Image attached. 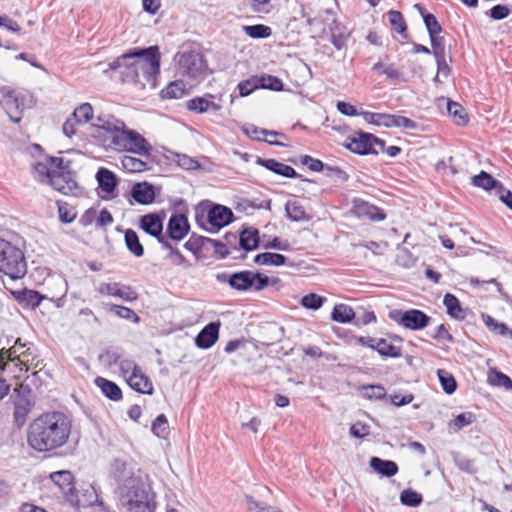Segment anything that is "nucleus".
Wrapping results in <instances>:
<instances>
[{
  "label": "nucleus",
  "mask_w": 512,
  "mask_h": 512,
  "mask_svg": "<svg viewBox=\"0 0 512 512\" xmlns=\"http://www.w3.org/2000/svg\"><path fill=\"white\" fill-rule=\"evenodd\" d=\"M90 128L91 136L106 150L128 152L141 157L123 156L121 166L125 171L141 173L149 169L147 159L151 155V144L140 133L129 129L122 120L112 115H102L97 117Z\"/></svg>",
  "instance_id": "nucleus-1"
},
{
  "label": "nucleus",
  "mask_w": 512,
  "mask_h": 512,
  "mask_svg": "<svg viewBox=\"0 0 512 512\" xmlns=\"http://www.w3.org/2000/svg\"><path fill=\"white\" fill-rule=\"evenodd\" d=\"M70 433L71 423L63 413H44L29 425L27 441L34 450L47 452L65 445Z\"/></svg>",
  "instance_id": "nucleus-2"
},
{
  "label": "nucleus",
  "mask_w": 512,
  "mask_h": 512,
  "mask_svg": "<svg viewBox=\"0 0 512 512\" xmlns=\"http://www.w3.org/2000/svg\"><path fill=\"white\" fill-rule=\"evenodd\" d=\"M34 177L64 195H73L78 189L69 165L64 163L62 157H50L38 162L34 166Z\"/></svg>",
  "instance_id": "nucleus-3"
},
{
  "label": "nucleus",
  "mask_w": 512,
  "mask_h": 512,
  "mask_svg": "<svg viewBox=\"0 0 512 512\" xmlns=\"http://www.w3.org/2000/svg\"><path fill=\"white\" fill-rule=\"evenodd\" d=\"M121 504L128 512H154L155 495L146 478L131 476L119 486Z\"/></svg>",
  "instance_id": "nucleus-4"
},
{
  "label": "nucleus",
  "mask_w": 512,
  "mask_h": 512,
  "mask_svg": "<svg viewBox=\"0 0 512 512\" xmlns=\"http://www.w3.org/2000/svg\"><path fill=\"white\" fill-rule=\"evenodd\" d=\"M116 64L117 67H125L131 70V73L136 77L142 74L147 81H152L160 68L158 47L152 46L126 53L117 59Z\"/></svg>",
  "instance_id": "nucleus-5"
},
{
  "label": "nucleus",
  "mask_w": 512,
  "mask_h": 512,
  "mask_svg": "<svg viewBox=\"0 0 512 512\" xmlns=\"http://www.w3.org/2000/svg\"><path fill=\"white\" fill-rule=\"evenodd\" d=\"M0 271L13 279L22 277L26 272L22 251L2 238H0Z\"/></svg>",
  "instance_id": "nucleus-6"
},
{
  "label": "nucleus",
  "mask_w": 512,
  "mask_h": 512,
  "mask_svg": "<svg viewBox=\"0 0 512 512\" xmlns=\"http://www.w3.org/2000/svg\"><path fill=\"white\" fill-rule=\"evenodd\" d=\"M179 73L195 82L201 81L207 71L203 56L193 50L179 52L176 56Z\"/></svg>",
  "instance_id": "nucleus-7"
},
{
  "label": "nucleus",
  "mask_w": 512,
  "mask_h": 512,
  "mask_svg": "<svg viewBox=\"0 0 512 512\" xmlns=\"http://www.w3.org/2000/svg\"><path fill=\"white\" fill-rule=\"evenodd\" d=\"M229 284L232 288L241 291H260L268 285L276 286L277 288L281 286L278 278H269L266 275L252 271H241L232 274L229 278Z\"/></svg>",
  "instance_id": "nucleus-8"
},
{
  "label": "nucleus",
  "mask_w": 512,
  "mask_h": 512,
  "mask_svg": "<svg viewBox=\"0 0 512 512\" xmlns=\"http://www.w3.org/2000/svg\"><path fill=\"white\" fill-rule=\"evenodd\" d=\"M344 147L360 155L379 154L384 152V141L370 133L356 132L346 138Z\"/></svg>",
  "instance_id": "nucleus-9"
},
{
  "label": "nucleus",
  "mask_w": 512,
  "mask_h": 512,
  "mask_svg": "<svg viewBox=\"0 0 512 512\" xmlns=\"http://www.w3.org/2000/svg\"><path fill=\"white\" fill-rule=\"evenodd\" d=\"M388 316L391 320L411 330H420L425 328L430 319L429 316L417 309L408 311L394 309L389 312Z\"/></svg>",
  "instance_id": "nucleus-10"
},
{
  "label": "nucleus",
  "mask_w": 512,
  "mask_h": 512,
  "mask_svg": "<svg viewBox=\"0 0 512 512\" xmlns=\"http://www.w3.org/2000/svg\"><path fill=\"white\" fill-rule=\"evenodd\" d=\"M0 105L12 121L19 122L21 120L24 102L16 91L8 87L0 88Z\"/></svg>",
  "instance_id": "nucleus-11"
},
{
  "label": "nucleus",
  "mask_w": 512,
  "mask_h": 512,
  "mask_svg": "<svg viewBox=\"0 0 512 512\" xmlns=\"http://www.w3.org/2000/svg\"><path fill=\"white\" fill-rule=\"evenodd\" d=\"M15 411L14 417L17 423L23 424L33 406L32 390L29 383H22L15 389Z\"/></svg>",
  "instance_id": "nucleus-12"
},
{
  "label": "nucleus",
  "mask_w": 512,
  "mask_h": 512,
  "mask_svg": "<svg viewBox=\"0 0 512 512\" xmlns=\"http://www.w3.org/2000/svg\"><path fill=\"white\" fill-rule=\"evenodd\" d=\"M97 291L101 295L117 297L127 302H132L138 297V294L134 289L116 282L101 283L97 287Z\"/></svg>",
  "instance_id": "nucleus-13"
},
{
  "label": "nucleus",
  "mask_w": 512,
  "mask_h": 512,
  "mask_svg": "<svg viewBox=\"0 0 512 512\" xmlns=\"http://www.w3.org/2000/svg\"><path fill=\"white\" fill-rule=\"evenodd\" d=\"M220 323L211 322L206 325L195 339L197 347L202 349H208L212 347L219 337Z\"/></svg>",
  "instance_id": "nucleus-14"
},
{
  "label": "nucleus",
  "mask_w": 512,
  "mask_h": 512,
  "mask_svg": "<svg viewBox=\"0 0 512 512\" xmlns=\"http://www.w3.org/2000/svg\"><path fill=\"white\" fill-rule=\"evenodd\" d=\"M352 211L357 217L363 219L383 220L385 218V215L378 207L361 199L354 200Z\"/></svg>",
  "instance_id": "nucleus-15"
},
{
  "label": "nucleus",
  "mask_w": 512,
  "mask_h": 512,
  "mask_svg": "<svg viewBox=\"0 0 512 512\" xmlns=\"http://www.w3.org/2000/svg\"><path fill=\"white\" fill-rule=\"evenodd\" d=\"M131 196L137 203L148 205L154 201L156 189L148 182H139L133 185Z\"/></svg>",
  "instance_id": "nucleus-16"
},
{
  "label": "nucleus",
  "mask_w": 512,
  "mask_h": 512,
  "mask_svg": "<svg viewBox=\"0 0 512 512\" xmlns=\"http://www.w3.org/2000/svg\"><path fill=\"white\" fill-rule=\"evenodd\" d=\"M95 178L97 180L98 187L103 193L109 196L114 194L118 185V179L115 173L107 168L101 167L98 169Z\"/></svg>",
  "instance_id": "nucleus-17"
},
{
  "label": "nucleus",
  "mask_w": 512,
  "mask_h": 512,
  "mask_svg": "<svg viewBox=\"0 0 512 512\" xmlns=\"http://www.w3.org/2000/svg\"><path fill=\"white\" fill-rule=\"evenodd\" d=\"M232 216L233 213L229 208L216 205L209 211L208 221L213 228L219 230L232 221Z\"/></svg>",
  "instance_id": "nucleus-18"
},
{
  "label": "nucleus",
  "mask_w": 512,
  "mask_h": 512,
  "mask_svg": "<svg viewBox=\"0 0 512 512\" xmlns=\"http://www.w3.org/2000/svg\"><path fill=\"white\" fill-rule=\"evenodd\" d=\"M126 382L132 389L139 393L148 395L153 394V383L150 378L141 371V369L134 372V374H130Z\"/></svg>",
  "instance_id": "nucleus-19"
},
{
  "label": "nucleus",
  "mask_w": 512,
  "mask_h": 512,
  "mask_svg": "<svg viewBox=\"0 0 512 512\" xmlns=\"http://www.w3.org/2000/svg\"><path fill=\"white\" fill-rule=\"evenodd\" d=\"M402 340L399 337L389 339L378 338L376 343V351L385 357L397 358L401 356Z\"/></svg>",
  "instance_id": "nucleus-20"
},
{
  "label": "nucleus",
  "mask_w": 512,
  "mask_h": 512,
  "mask_svg": "<svg viewBox=\"0 0 512 512\" xmlns=\"http://www.w3.org/2000/svg\"><path fill=\"white\" fill-rule=\"evenodd\" d=\"M167 231L172 239H183L189 231L187 218L184 215H172L168 222Z\"/></svg>",
  "instance_id": "nucleus-21"
},
{
  "label": "nucleus",
  "mask_w": 512,
  "mask_h": 512,
  "mask_svg": "<svg viewBox=\"0 0 512 512\" xmlns=\"http://www.w3.org/2000/svg\"><path fill=\"white\" fill-rule=\"evenodd\" d=\"M140 227L149 235L156 237L161 241L163 231V222L160 216L156 214H146L141 217Z\"/></svg>",
  "instance_id": "nucleus-22"
},
{
  "label": "nucleus",
  "mask_w": 512,
  "mask_h": 512,
  "mask_svg": "<svg viewBox=\"0 0 512 512\" xmlns=\"http://www.w3.org/2000/svg\"><path fill=\"white\" fill-rule=\"evenodd\" d=\"M213 95H208L206 97H195L187 102V108L190 111L196 113H205L208 111L218 112L221 109V106L211 99H213Z\"/></svg>",
  "instance_id": "nucleus-23"
},
{
  "label": "nucleus",
  "mask_w": 512,
  "mask_h": 512,
  "mask_svg": "<svg viewBox=\"0 0 512 512\" xmlns=\"http://www.w3.org/2000/svg\"><path fill=\"white\" fill-rule=\"evenodd\" d=\"M380 126L387 128H404L407 130H414L417 127V124L404 116L401 115H393V114H385L383 113L382 121H380Z\"/></svg>",
  "instance_id": "nucleus-24"
},
{
  "label": "nucleus",
  "mask_w": 512,
  "mask_h": 512,
  "mask_svg": "<svg viewBox=\"0 0 512 512\" xmlns=\"http://www.w3.org/2000/svg\"><path fill=\"white\" fill-rule=\"evenodd\" d=\"M256 163L260 166L265 167L266 169L285 177H295V170L284 163H280L274 159H262L260 157L257 158Z\"/></svg>",
  "instance_id": "nucleus-25"
},
{
  "label": "nucleus",
  "mask_w": 512,
  "mask_h": 512,
  "mask_svg": "<svg viewBox=\"0 0 512 512\" xmlns=\"http://www.w3.org/2000/svg\"><path fill=\"white\" fill-rule=\"evenodd\" d=\"M50 478L65 495L73 493L74 478L70 471L62 470L51 473Z\"/></svg>",
  "instance_id": "nucleus-26"
},
{
  "label": "nucleus",
  "mask_w": 512,
  "mask_h": 512,
  "mask_svg": "<svg viewBox=\"0 0 512 512\" xmlns=\"http://www.w3.org/2000/svg\"><path fill=\"white\" fill-rule=\"evenodd\" d=\"M95 384L109 399L119 401L122 398V391L116 383L103 377H97L95 379Z\"/></svg>",
  "instance_id": "nucleus-27"
},
{
  "label": "nucleus",
  "mask_w": 512,
  "mask_h": 512,
  "mask_svg": "<svg viewBox=\"0 0 512 512\" xmlns=\"http://www.w3.org/2000/svg\"><path fill=\"white\" fill-rule=\"evenodd\" d=\"M370 466L374 471L386 477H392L398 472V466L395 462L383 460L378 457H372L370 459Z\"/></svg>",
  "instance_id": "nucleus-28"
},
{
  "label": "nucleus",
  "mask_w": 512,
  "mask_h": 512,
  "mask_svg": "<svg viewBox=\"0 0 512 512\" xmlns=\"http://www.w3.org/2000/svg\"><path fill=\"white\" fill-rule=\"evenodd\" d=\"M287 217L294 222L309 221L310 216L299 201H288L285 206Z\"/></svg>",
  "instance_id": "nucleus-29"
},
{
  "label": "nucleus",
  "mask_w": 512,
  "mask_h": 512,
  "mask_svg": "<svg viewBox=\"0 0 512 512\" xmlns=\"http://www.w3.org/2000/svg\"><path fill=\"white\" fill-rule=\"evenodd\" d=\"M443 304L446 307L447 313L454 319L462 320L465 318L466 313L461 307L459 300L452 294L447 293L444 296Z\"/></svg>",
  "instance_id": "nucleus-30"
},
{
  "label": "nucleus",
  "mask_w": 512,
  "mask_h": 512,
  "mask_svg": "<svg viewBox=\"0 0 512 512\" xmlns=\"http://www.w3.org/2000/svg\"><path fill=\"white\" fill-rule=\"evenodd\" d=\"M373 70L386 75V77L391 81H394V82L406 81V78L404 77L403 73L394 64L384 65L382 63H376L373 66Z\"/></svg>",
  "instance_id": "nucleus-31"
},
{
  "label": "nucleus",
  "mask_w": 512,
  "mask_h": 512,
  "mask_svg": "<svg viewBox=\"0 0 512 512\" xmlns=\"http://www.w3.org/2000/svg\"><path fill=\"white\" fill-rule=\"evenodd\" d=\"M188 91L187 85L183 81L171 82L165 89L162 90L161 94L166 99H179L182 98Z\"/></svg>",
  "instance_id": "nucleus-32"
},
{
  "label": "nucleus",
  "mask_w": 512,
  "mask_h": 512,
  "mask_svg": "<svg viewBox=\"0 0 512 512\" xmlns=\"http://www.w3.org/2000/svg\"><path fill=\"white\" fill-rule=\"evenodd\" d=\"M286 258L278 253H261L255 256L254 262L258 265L281 266L285 264Z\"/></svg>",
  "instance_id": "nucleus-33"
},
{
  "label": "nucleus",
  "mask_w": 512,
  "mask_h": 512,
  "mask_svg": "<svg viewBox=\"0 0 512 512\" xmlns=\"http://www.w3.org/2000/svg\"><path fill=\"white\" fill-rule=\"evenodd\" d=\"M482 320L485 325L494 333L512 339V330L506 324L496 321L490 315L483 314Z\"/></svg>",
  "instance_id": "nucleus-34"
},
{
  "label": "nucleus",
  "mask_w": 512,
  "mask_h": 512,
  "mask_svg": "<svg viewBox=\"0 0 512 512\" xmlns=\"http://www.w3.org/2000/svg\"><path fill=\"white\" fill-rule=\"evenodd\" d=\"M72 117L80 125L89 123L93 119V107L90 103H83L76 107L72 113Z\"/></svg>",
  "instance_id": "nucleus-35"
},
{
  "label": "nucleus",
  "mask_w": 512,
  "mask_h": 512,
  "mask_svg": "<svg viewBox=\"0 0 512 512\" xmlns=\"http://www.w3.org/2000/svg\"><path fill=\"white\" fill-rule=\"evenodd\" d=\"M355 316V313L349 305L338 304L334 307L332 312V319L339 323L350 322Z\"/></svg>",
  "instance_id": "nucleus-36"
},
{
  "label": "nucleus",
  "mask_w": 512,
  "mask_h": 512,
  "mask_svg": "<svg viewBox=\"0 0 512 512\" xmlns=\"http://www.w3.org/2000/svg\"><path fill=\"white\" fill-rule=\"evenodd\" d=\"M125 243L129 251L136 257H141L143 255L144 249L135 231L129 229L125 232Z\"/></svg>",
  "instance_id": "nucleus-37"
},
{
  "label": "nucleus",
  "mask_w": 512,
  "mask_h": 512,
  "mask_svg": "<svg viewBox=\"0 0 512 512\" xmlns=\"http://www.w3.org/2000/svg\"><path fill=\"white\" fill-rule=\"evenodd\" d=\"M447 111L453 117L457 125H464L468 122V117L465 109L457 102L448 101Z\"/></svg>",
  "instance_id": "nucleus-38"
},
{
  "label": "nucleus",
  "mask_w": 512,
  "mask_h": 512,
  "mask_svg": "<svg viewBox=\"0 0 512 512\" xmlns=\"http://www.w3.org/2000/svg\"><path fill=\"white\" fill-rule=\"evenodd\" d=\"M112 472L114 474V477L120 482L121 484L125 483V480H127L131 476H136L131 469H129L125 462L116 460L112 465ZM137 476H140L139 474Z\"/></svg>",
  "instance_id": "nucleus-39"
},
{
  "label": "nucleus",
  "mask_w": 512,
  "mask_h": 512,
  "mask_svg": "<svg viewBox=\"0 0 512 512\" xmlns=\"http://www.w3.org/2000/svg\"><path fill=\"white\" fill-rule=\"evenodd\" d=\"M258 231L246 229L240 235V244L246 250H252L258 245Z\"/></svg>",
  "instance_id": "nucleus-40"
},
{
  "label": "nucleus",
  "mask_w": 512,
  "mask_h": 512,
  "mask_svg": "<svg viewBox=\"0 0 512 512\" xmlns=\"http://www.w3.org/2000/svg\"><path fill=\"white\" fill-rule=\"evenodd\" d=\"M415 8L422 14L429 35L433 36L434 34H439L441 32V26L435 16L432 14H424V9L420 4H416Z\"/></svg>",
  "instance_id": "nucleus-41"
},
{
  "label": "nucleus",
  "mask_w": 512,
  "mask_h": 512,
  "mask_svg": "<svg viewBox=\"0 0 512 512\" xmlns=\"http://www.w3.org/2000/svg\"><path fill=\"white\" fill-rule=\"evenodd\" d=\"M488 382L493 386L504 387L507 390L512 389V380L502 372L492 370L488 375Z\"/></svg>",
  "instance_id": "nucleus-42"
},
{
  "label": "nucleus",
  "mask_w": 512,
  "mask_h": 512,
  "mask_svg": "<svg viewBox=\"0 0 512 512\" xmlns=\"http://www.w3.org/2000/svg\"><path fill=\"white\" fill-rule=\"evenodd\" d=\"M437 375L443 390L447 394H452L457 388L456 380L453 375L445 370L439 369Z\"/></svg>",
  "instance_id": "nucleus-43"
},
{
  "label": "nucleus",
  "mask_w": 512,
  "mask_h": 512,
  "mask_svg": "<svg viewBox=\"0 0 512 512\" xmlns=\"http://www.w3.org/2000/svg\"><path fill=\"white\" fill-rule=\"evenodd\" d=\"M256 79L260 88L271 89L274 91H281L283 89L282 81L276 76L262 75L260 77H256Z\"/></svg>",
  "instance_id": "nucleus-44"
},
{
  "label": "nucleus",
  "mask_w": 512,
  "mask_h": 512,
  "mask_svg": "<svg viewBox=\"0 0 512 512\" xmlns=\"http://www.w3.org/2000/svg\"><path fill=\"white\" fill-rule=\"evenodd\" d=\"M475 421V415L472 412H464L457 415L450 423L449 427L457 432L463 427L472 424Z\"/></svg>",
  "instance_id": "nucleus-45"
},
{
  "label": "nucleus",
  "mask_w": 512,
  "mask_h": 512,
  "mask_svg": "<svg viewBox=\"0 0 512 512\" xmlns=\"http://www.w3.org/2000/svg\"><path fill=\"white\" fill-rule=\"evenodd\" d=\"M12 359L16 362L21 357L31 356L32 355V347L31 344L21 343L20 339H17L14 345L9 348Z\"/></svg>",
  "instance_id": "nucleus-46"
},
{
  "label": "nucleus",
  "mask_w": 512,
  "mask_h": 512,
  "mask_svg": "<svg viewBox=\"0 0 512 512\" xmlns=\"http://www.w3.org/2000/svg\"><path fill=\"white\" fill-rule=\"evenodd\" d=\"M326 301L325 297H322L315 293H309L302 297L300 304L309 310H318L322 307L324 302Z\"/></svg>",
  "instance_id": "nucleus-47"
},
{
  "label": "nucleus",
  "mask_w": 512,
  "mask_h": 512,
  "mask_svg": "<svg viewBox=\"0 0 512 512\" xmlns=\"http://www.w3.org/2000/svg\"><path fill=\"white\" fill-rule=\"evenodd\" d=\"M152 432L159 438H166L169 433V425L164 414H160L152 423Z\"/></svg>",
  "instance_id": "nucleus-48"
},
{
  "label": "nucleus",
  "mask_w": 512,
  "mask_h": 512,
  "mask_svg": "<svg viewBox=\"0 0 512 512\" xmlns=\"http://www.w3.org/2000/svg\"><path fill=\"white\" fill-rule=\"evenodd\" d=\"M360 393L367 399H382L386 396V390L381 385H367L360 388Z\"/></svg>",
  "instance_id": "nucleus-49"
},
{
  "label": "nucleus",
  "mask_w": 512,
  "mask_h": 512,
  "mask_svg": "<svg viewBox=\"0 0 512 512\" xmlns=\"http://www.w3.org/2000/svg\"><path fill=\"white\" fill-rule=\"evenodd\" d=\"M107 307L110 311H113L115 315H117L119 318L131 320L134 323H138L140 321L138 315L128 307L119 306L115 304H109Z\"/></svg>",
  "instance_id": "nucleus-50"
},
{
  "label": "nucleus",
  "mask_w": 512,
  "mask_h": 512,
  "mask_svg": "<svg viewBox=\"0 0 512 512\" xmlns=\"http://www.w3.org/2000/svg\"><path fill=\"white\" fill-rule=\"evenodd\" d=\"M400 501L405 506L417 507L422 502V496L412 489H406L401 492Z\"/></svg>",
  "instance_id": "nucleus-51"
},
{
  "label": "nucleus",
  "mask_w": 512,
  "mask_h": 512,
  "mask_svg": "<svg viewBox=\"0 0 512 512\" xmlns=\"http://www.w3.org/2000/svg\"><path fill=\"white\" fill-rule=\"evenodd\" d=\"M472 183L477 187L488 190L495 187L497 182L490 174L482 171L480 174L475 175L472 178Z\"/></svg>",
  "instance_id": "nucleus-52"
},
{
  "label": "nucleus",
  "mask_w": 512,
  "mask_h": 512,
  "mask_svg": "<svg viewBox=\"0 0 512 512\" xmlns=\"http://www.w3.org/2000/svg\"><path fill=\"white\" fill-rule=\"evenodd\" d=\"M16 366L20 368V370L29 371L30 369H36L38 368L42 361L38 359V356L34 354L32 351L31 356L21 357L15 362Z\"/></svg>",
  "instance_id": "nucleus-53"
},
{
  "label": "nucleus",
  "mask_w": 512,
  "mask_h": 512,
  "mask_svg": "<svg viewBox=\"0 0 512 512\" xmlns=\"http://www.w3.org/2000/svg\"><path fill=\"white\" fill-rule=\"evenodd\" d=\"M244 31L252 38H267L271 35V28L261 24L244 26Z\"/></svg>",
  "instance_id": "nucleus-54"
},
{
  "label": "nucleus",
  "mask_w": 512,
  "mask_h": 512,
  "mask_svg": "<svg viewBox=\"0 0 512 512\" xmlns=\"http://www.w3.org/2000/svg\"><path fill=\"white\" fill-rule=\"evenodd\" d=\"M388 19L391 26L398 33H402L406 30V24L402 14L398 11H390L388 13Z\"/></svg>",
  "instance_id": "nucleus-55"
},
{
  "label": "nucleus",
  "mask_w": 512,
  "mask_h": 512,
  "mask_svg": "<svg viewBox=\"0 0 512 512\" xmlns=\"http://www.w3.org/2000/svg\"><path fill=\"white\" fill-rule=\"evenodd\" d=\"M119 368L126 380L130 374H134V372H137L140 369L133 360L125 357H122L120 360Z\"/></svg>",
  "instance_id": "nucleus-56"
},
{
  "label": "nucleus",
  "mask_w": 512,
  "mask_h": 512,
  "mask_svg": "<svg viewBox=\"0 0 512 512\" xmlns=\"http://www.w3.org/2000/svg\"><path fill=\"white\" fill-rule=\"evenodd\" d=\"M433 53L436 59L444 58V39L439 34L430 36Z\"/></svg>",
  "instance_id": "nucleus-57"
},
{
  "label": "nucleus",
  "mask_w": 512,
  "mask_h": 512,
  "mask_svg": "<svg viewBox=\"0 0 512 512\" xmlns=\"http://www.w3.org/2000/svg\"><path fill=\"white\" fill-rule=\"evenodd\" d=\"M436 62H437L438 70H437L436 76L434 77V82L441 83L443 79L448 78V76L450 74V68L447 65L444 58L436 59Z\"/></svg>",
  "instance_id": "nucleus-58"
},
{
  "label": "nucleus",
  "mask_w": 512,
  "mask_h": 512,
  "mask_svg": "<svg viewBox=\"0 0 512 512\" xmlns=\"http://www.w3.org/2000/svg\"><path fill=\"white\" fill-rule=\"evenodd\" d=\"M81 126L78 122L72 117V115L67 118L62 126L63 133L66 137L72 138L78 132V128Z\"/></svg>",
  "instance_id": "nucleus-59"
},
{
  "label": "nucleus",
  "mask_w": 512,
  "mask_h": 512,
  "mask_svg": "<svg viewBox=\"0 0 512 512\" xmlns=\"http://www.w3.org/2000/svg\"><path fill=\"white\" fill-rule=\"evenodd\" d=\"M97 218H98V210L95 208H90L86 210L82 216L80 217V223L84 227L90 226L93 223L97 226Z\"/></svg>",
  "instance_id": "nucleus-60"
},
{
  "label": "nucleus",
  "mask_w": 512,
  "mask_h": 512,
  "mask_svg": "<svg viewBox=\"0 0 512 512\" xmlns=\"http://www.w3.org/2000/svg\"><path fill=\"white\" fill-rule=\"evenodd\" d=\"M123 355L115 351H107L103 355H101L102 362L111 368L113 365H118Z\"/></svg>",
  "instance_id": "nucleus-61"
},
{
  "label": "nucleus",
  "mask_w": 512,
  "mask_h": 512,
  "mask_svg": "<svg viewBox=\"0 0 512 512\" xmlns=\"http://www.w3.org/2000/svg\"><path fill=\"white\" fill-rule=\"evenodd\" d=\"M256 88H259L256 78L238 84L239 93L243 97L251 94Z\"/></svg>",
  "instance_id": "nucleus-62"
},
{
  "label": "nucleus",
  "mask_w": 512,
  "mask_h": 512,
  "mask_svg": "<svg viewBox=\"0 0 512 512\" xmlns=\"http://www.w3.org/2000/svg\"><path fill=\"white\" fill-rule=\"evenodd\" d=\"M58 213H59V218H60L61 222H63V223H71L76 217L75 211L65 205L59 206Z\"/></svg>",
  "instance_id": "nucleus-63"
},
{
  "label": "nucleus",
  "mask_w": 512,
  "mask_h": 512,
  "mask_svg": "<svg viewBox=\"0 0 512 512\" xmlns=\"http://www.w3.org/2000/svg\"><path fill=\"white\" fill-rule=\"evenodd\" d=\"M510 12L511 11L507 6L496 5L491 8L490 16H491V18H493L495 20H502V19L506 18L507 16H509Z\"/></svg>",
  "instance_id": "nucleus-64"
}]
</instances>
